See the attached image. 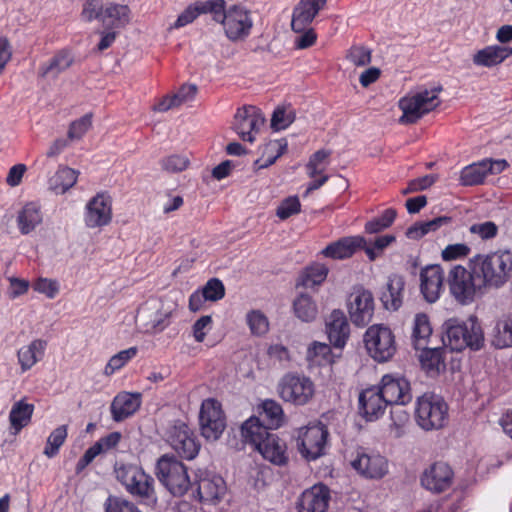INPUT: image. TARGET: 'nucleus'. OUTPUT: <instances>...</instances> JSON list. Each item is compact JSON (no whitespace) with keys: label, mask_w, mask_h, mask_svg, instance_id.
Masks as SVG:
<instances>
[{"label":"nucleus","mask_w":512,"mask_h":512,"mask_svg":"<svg viewBox=\"0 0 512 512\" xmlns=\"http://www.w3.org/2000/svg\"><path fill=\"white\" fill-rule=\"evenodd\" d=\"M176 308L177 304L173 300L152 298L139 307L136 319L143 323L145 332H161L170 324Z\"/></svg>","instance_id":"obj_9"},{"label":"nucleus","mask_w":512,"mask_h":512,"mask_svg":"<svg viewBox=\"0 0 512 512\" xmlns=\"http://www.w3.org/2000/svg\"><path fill=\"white\" fill-rule=\"evenodd\" d=\"M264 123L265 117L260 109L249 105L237 110L233 128L243 141L253 143Z\"/></svg>","instance_id":"obj_18"},{"label":"nucleus","mask_w":512,"mask_h":512,"mask_svg":"<svg viewBox=\"0 0 512 512\" xmlns=\"http://www.w3.org/2000/svg\"><path fill=\"white\" fill-rule=\"evenodd\" d=\"M200 431L208 441H216L226 428V418L220 402L213 398L205 399L199 413Z\"/></svg>","instance_id":"obj_13"},{"label":"nucleus","mask_w":512,"mask_h":512,"mask_svg":"<svg viewBox=\"0 0 512 512\" xmlns=\"http://www.w3.org/2000/svg\"><path fill=\"white\" fill-rule=\"evenodd\" d=\"M33 412V404L27 403L24 399L15 402L9 413L11 427L19 432L30 423Z\"/></svg>","instance_id":"obj_41"},{"label":"nucleus","mask_w":512,"mask_h":512,"mask_svg":"<svg viewBox=\"0 0 512 512\" xmlns=\"http://www.w3.org/2000/svg\"><path fill=\"white\" fill-rule=\"evenodd\" d=\"M262 416L267 422V431L276 429L282 424L283 409L278 402L268 399L262 403Z\"/></svg>","instance_id":"obj_46"},{"label":"nucleus","mask_w":512,"mask_h":512,"mask_svg":"<svg viewBox=\"0 0 512 512\" xmlns=\"http://www.w3.org/2000/svg\"><path fill=\"white\" fill-rule=\"evenodd\" d=\"M130 19V9L127 5L110 3L103 10L101 23L108 28H122Z\"/></svg>","instance_id":"obj_39"},{"label":"nucleus","mask_w":512,"mask_h":512,"mask_svg":"<svg viewBox=\"0 0 512 512\" xmlns=\"http://www.w3.org/2000/svg\"><path fill=\"white\" fill-rule=\"evenodd\" d=\"M278 392L283 401L303 406L313 398L315 386L309 377L289 373L280 380Z\"/></svg>","instance_id":"obj_12"},{"label":"nucleus","mask_w":512,"mask_h":512,"mask_svg":"<svg viewBox=\"0 0 512 512\" xmlns=\"http://www.w3.org/2000/svg\"><path fill=\"white\" fill-rule=\"evenodd\" d=\"M446 338L444 343L453 351L465 348L479 350L484 344V333L478 319L474 316L466 321L449 319L445 322Z\"/></svg>","instance_id":"obj_4"},{"label":"nucleus","mask_w":512,"mask_h":512,"mask_svg":"<svg viewBox=\"0 0 512 512\" xmlns=\"http://www.w3.org/2000/svg\"><path fill=\"white\" fill-rule=\"evenodd\" d=\"M137 352L138 350L136 347H130L128 349L118 352L109 359L108 363L104 368V374L107 376H111L116 371L124 367L131 359H133L136 356Z\"/></svg>","instance_id":"obj_48"},{"label":"nucleus","mask_w":512,"mask_h":512,"mask_svg":"<svg viewBox=\"0 0 512 512\" xmlns=\"http://www.w3.org/2000/svg\"><path fill=\"white\" fill-rule=\"evenodd\" d=\"M448 285L451 295L462 305L472 303L484 289L481 282L474 277V272L460 265L450 269Z\"/></svg>","instance_id":"obj_10"},{"label":"nucleus","mask_w":512,"mask_h":512,"mask_svg":"<svg viewBox=\"0 0 512 512\" xmlns=\"http://www.w3.org/2000/svg\"><path fill=\"white\" fill-rule=\"evenodd\" d=\"M115 475L131 495L156 502L154 479L142 467L128 463L116 464Z\"/></svg>","instance_id":"obj_8"},{"label":"nucleus","mask_w":512,"mask_h":512,"mask_svg":"<svg viewBox=\"0 0 512 512\" xmlns=\"http://www.w3.org/2000/svg\"><path fill=\"white\" fill-rule=\"evenodd\" d=\"M92 126V115L85 114L70 124L67 137L70 141L80 140Z\"/></svg>","instance_id":"obj_55"},{"label":"nucleus","mask_w":512,"mask_h":512,"mask_svg":"<svg viewBox=\"0 0 512 512\" xmlns=\"http://www.w3.org/2000/svg\"><path fill=\"white\" fill-rule=\"evenodd\" d=\"M112 220V199L106 192L97 193L86 204L84 223L87 228L95 229L108 225Z\"/></svg>","instance_id":"obj_19"},{"label":"nucleus","mask_w":512,"mask_h":512,"mask_svg":"<svg viewBox=\"0 0 512 512\" xmlns=\"http://www.w3.org/2000/svg\"><path fill=\"white\" fill-rule=\"evenodd\" d=\"M469 267L484 288H500L512 275V253L499 250L478 254L470 259Z\"/></svg>","instance_id":"obj_1"},{"label":"nucleus","mask_w":512,"mask_h":512,"mask_svg":"<svg viewBox=\"0 0 512 512\" xmlns=\"http://www.w3.org/2000/svg\"><path fill=\"white\" fill-rule=\"evenodd\" d=\"M43 221L41 206L36 202H29L23 206L17 215V225L23 235L34 231Z\"/></svg>","instance_id":"obj_36"},{"label":"nucleus","mask_w":512,"mask_h":512,"mask_svg":"<svg viewBox=\"0 0 512 512\" xmlns=\"http://www.w3.org/2000/svg\"><path fill=\"white\" fill-rule=\"evenodd\" d=\"M405 281L402 276L391 275L388 278L386 289L381 294V301L388 310L396 311L403 301Z\"/></svg>","instance_id":"obj_35"},{"label":"nucleus","mask_w":512,"mask_h":512,"mask_svg":"<svg viewBox=\"0 0 512 512\" xmlns=\"http://www.w3.org/2000/svg\"><path fill=\"white\" fill-rule=\"evenodd\" d=\"M390 419V432L396 438L403 436L405 434L406 426L410 420V416L407 411L403 407L393 408L390 412Z\"/></svg>","instance_id":"obj_49"},{"label":"nucleus","mask_w":512,"mask_h":512,"mask_svg":"<svg viewBox=\"0 0 512 512\" xmlns=\"http://www.w3.org/2000/svg\"><path fill=\"white\" fill-rule=\"evenodd\" d=\"M301 211V203L297 196H289L281 201L276 210V215L281 220H286L289 217L298 214Z\"/></svg>","instance_id":"obj_56"},{"label":"nucleus","mask_w":512,"mask_h":512,"mask_svg":"<svg viewBox=\"0 0 512 512\" xmlns=\"http://www.w3.org/2000/svg\"><path fill=\"white\" fill-rule=\"evenodd\" d=\"M490 337L495 348H512V313L503 314L494 321Z\"/></svg>","instance_id":"obj_34"},{"label":"nucleus","mask_w":512,"mask_h":512,"mask_svg":"<svg viewBox=\"0 0 512 512\" xmlns=\"http://www.w3.org/2000/svg\"><path fill=\"white\" fill-rule=\"evenodd\" d=\"M396 238L392 234H386L377 237L375 240L370 242L369 244L365 243L362 248H364L365 253L369 260L374 261L380 254L386 249L389 245L395 242Z\"/></svg>","instance_id":"obj_54"},{"label":"nucleus","mask_w":512,"mask_h":512,"mask_svg":"<svg viewBox=\"0 0 512 512\" xmlns=\"http://www.w3.org/2000/svg\"><path fill=\"white\" fill-rule=\"evenodd\" d=\"M508 167L504 159H483L479 162L465 166L460 173V183L463 186L482 184L488 175H496Z\"/></svg>","instance_id":"obj_20"},{"label":"nucleus","mask_w":512,"mask_h":512,"mask_svg":"<svg viewBox=\"0 0 512 512\" xmlns=\"http://www.w3.org/2000/svg\"><path fill=\"white\" fill-rule=\"evenodd\" d=\"M295 316L303 322H312L318 314V307L312 296L301 293L293 301Z\"/></svg>","instance_id":"obj_42"},{"label":"nucleus","mask_w":512,"mask_h":512,"mask_svg":"<svg viewBox=\"0 0 512 512\" xmlns=\"http://www.w3.org/2000/svg\"><path fill=\"white\" fill-rule=\"evenodd\" d=\"M287 147L288 143L286 139L269 141L263 147L262 156L256 160L255 164L260 169L269 167L286 152Z\"/></svg>","instance_id":"obj_43"},{"label":"nucleus","mask_w":512,"mask_h":512,"mask_svg":"<svg viewBox=\"0 0 512 512\" xmlns=\"http://www.w3.org/2000/svg\"><path fill=\"white\" fill-rule=\"evenodd\" d=\"M246 443L251 444L267 461L275 465H284L288 461L287 447L276 434L267 431L259 418L252 416L241 427Z\"/></svg>","instance_id":"obj_2"},{"label":"nucleus","mask_w":512,"mask_h":512,"mask_svg":"<svg viewBox=\"0 0 512 512\" xmlns=\"http://www.w3.org/2000/svg\"><path fill=\"white\" fill-rule=\"evenodd\" d=\"M212 327V318L209 315L200 317L193 325V336L197 342H203L207 332Z\"/></svg>","instance_id":"obj_64"},{"label":"nucleus","mask_w":512,"mask_h":512,"mask_svg":"<svg viewBox=\"0 0 512 512\" xmlns=\"http://www.w3.org/2000/svg\"><path fill=\"white\" fill-rule=\"evenodd\" d=\"M415 419L425 431L439 430L448 421V405L441 396L425 393L417 399Z\"/></svg>","instance_id":"obj_7"},{"label":"nucleus","mask_w":512,"mask_h":512,"mask_svg":"<svg viewBox=\"0 0 512 512\" xmlns=\"http://www.w3.org/2000/svg\"><path fill=\"white\" fill-rule=\"evenodd\" d=\"M419 350H421V353L419 354L421 368L429 377H436L445 371V348H427L424 346Z\"/></svg>","instance_id":"obj_32"},{"label":"nucleus","mask_w":512,"mask_h":512,"mask_svg":"<svg viewBox=\"0 0 512 512\" xmlns=\"http://www.w3.org/2000/svg\"><path fill=\"white\" fill-rule=\"evenodd\" d=\"M328 275V268L320 263L307 267L299 276L297 286L312 288L324 282Z\"/></svg>","instance_id":"obj_45"},{"label":"nucleus","mask_w":512,"mask_h":512,"mask_svg":"<svg viewBox=\"0 0 512 512\" xmlns=\"http://www.w3.org/2000/svg\"><path fill=\"white\" fill-rule=\"evenodd\" d=\"M66 438L67 426L61 425L57 427L50 433L43 453L48 458H53L58 454L59 449L63 445Z\"/></svg>","instance_id":"obj_50"},{"label":"nucleus","mask_w":512,"mask_h":512,"mask_svg":"<svg viewBox=\"0 0 512 512\" xmlns=\"http://www.w3.org/2000/svg\"><path fill=\"white\" fill-rule=\"evenodd\" d=\"M330 152L324 149L316 151L309 159L306 168L310 178L322 175L328 165Z\"/></svg>","instance_id":"obj_52"},{"label":"nucleus","mask_w":512,"mask_h":512,"mask_svg":"<svg viewBox=\"0 0 512 512\" xmlns=\"http://www.w3.org/2000/svg\"><path fill=\"white\" fill-rule=\"evenodd\" d=\"M74 62V57L69 50L58 51L48 62L43 63L39 68L41 77L56 78L67 70Z\"/></svg>","instance_id":"obj_37"},{"label":"nucleus","mask_w":512,"mask_h":512,"mask_svg":"<svg viewBox=\"0 0 512 512\" xmlns=\"http://www.w3.org/2000/svg\"><path fill=\"white\" fill-rule=\"evenodd\" d=\"M79 172L67 166H59L57 171L48 180V186L56 194H64L72 188L78 178Z\"/></svg>","instance_id":"obj_38"},{"label":"nucleus","mask_w":512,"mask_h":512,"mask_svg":"<svg viewBox=\"0 0 512 512\" xmlns=\"http://www.w3.org/2000/svg\"><path fill=\"white\" fill-rule=\"evenodd\" d=\"M469 231L472 234L477 235L482 240H489L497 235L498 227L494 222L486 221L471 225Z\"/></svg>","instance_id":"obj_62"},{"label":"nucleus","mask_w":512,"mask_h":512,"mask_svg":"<svg viewBox=\"0 0 512 512\" xmlns=\"http://www.w3.org/2000/svg\"><path fill=\"white\" fill-rule=\"evenodd\" d=\"M104 8L102 7L101 0H85L81 17L87 22L97 19L101 22Z\"/></svg>","instance_id":"obj_61"},{"label":"nucleus","mask_w":512,"mask_h":512,"mask_svg":"<svg viewBox=\"0 0 512 512\" xmlns=\"http://www.w3.org/2000/svg\"><path fill=\"white\" fill-rule=\"evenodd\" d=\"M328 431L322 424L309 425L301 429L298 447L301 455L307 460H315L322 456L327 443Z\"/></svg>","instance_id":"obj_17"},{"label":"nucleus","mask_w":512,"mask_h":512,"mask_svg":"<svg viewBox=\"0 0 512 512\" xmlns=\"http://www.w3.org/2000/svg\"><path fill=\"white\" fill-rule=\"evenodd\" d=\"M141 393L120 392L118 393L110 406L112 419L121 422L132 416L141 406Z\"/></svg>","instance_id":"obj_28"},{"label":"nucleus","mask_w":512,"mask_h":512,"mask_svg":"<svg viewBox=\"0 0 512 512\" xmlns=\"http://www.w3.org/2000/svg\"><path fill=\"white\" fill-rule=\"evenodd\" d=\"M388 406L381 391L377 387H369L360 392L358 397V412L368 422L378 420L383 416Z\"/></svg>","instance_id":"obj_24"},{"label":"nucleus","mask_w":512,"mask_h":512,"mask_svg":"<svg viewBox=\"0 0 512 512\" xmlns=\"http://www.w3.org/2000/svg\"><path fill=\"white\" fill-rule=\"evenodd\" d=\"M326 333L330 343L336 348H343L350 335V327L343 311L333 310L326 318Z\"/></svg>","instance_id":"obj_27"},{"label":"nucleus","mask_w":512,"mask_h":512,"mask_svg":"<svg viewBox=\"0 0 512 512\" xmlns=\"http://www.w3.org/2000/svg\"><path fill=\"white\" fill-rule=\"evenodd\" d=\"M431 334L432 327L428 316L424 313L416 314L412 327V342L415 349H420L426 346Z\"/></svg>","instance_id":"obj_44"},{"label":"nucleus","mask_w":512,"mask_h":512,"mask_svg":"<svg viewBox=\"0 0 512 512\" xmlns=\"http://www.w3.org/2000/svg\"><path fill=\"white\" fill-rule=\"evenodd\" d=\"M247 325L253 335L262 336L269 330V321L260 310H252L246 315Z\"/></svg>","instance_id":"obj_51"},{"label":"nucleus","mask_w":512,"mask_h":512,"mask_svg":"<svg viewBox=\"0 0 512 512\" xmlns=\"http://www.w3.org/2000/svg\"><path fill=\"white\" fill-rule=\"evenodd\" d=\"M351 322L357 327L368 325L374 315L375 300L372 292L362 286L353 288L347 299Z\"/></svg>","instance_id":"obj_14"},{"label":"nucleus","mask_w":512,"mask_h":512,"mask_svg":"<svg viewBox=\"0 0 512 512\" xmlns=\"http://www.w3.org/2000/svg\"><path fill=\"white\" fill-rule=\"evenodd\" d=\"M512 55V48L500 45H490L478 50L472 57L476 66L491 68L501 64Z\"/></svg>","instance_id":"obj_33"},{"label":"nucleus","mask_w":512,"mask_h":512,"mask_svg":"<svg viewBox=\"0 0 512 512\" xmlns=\"http://www.w3.org/2000/svg\"><path fill=\"white\" fill-rule=\"evenodd\" d=\"M105 512H142L134 503L121 498L109 496L105 502Z\"/></svg>","instance_id":"obj_58"},{"label":"nucleus","mask_w":512,"mask_h":512,"mask_svg":"<svg viewBox=\"0 0 512 512\" xmlns=\"http://www.w3.org/2000/svg\"><path fill=\"white\" fill-rule=\"evenodd\" d=\"M189 160L184 155L173 154L165 157L161 161L162 168L171 173H177L185 170L188 167Z\"/></svg>","instance_id":"obj_60"},{"label":"nucleus","mask_w":512,"mask_h":512,"mask_svg":"<svg viewBox=\"0 0 512 512\" xmlns=\"http://www.w3.org/2000/svg\"><path fill=\"white\" fill-rule=\"evenodd\" d=\"M200 291L210 302H216L225 296V287L218 278L209 279Z\"/></svg>","instance_id":"obj_57"},{"label":"nucleus","mask_w":512,"mask_h":512,"mask_svg":"<svg viewBox=\"0 0 512 512\" xmlns=\"http://www.w3.org/2000/svg\"><path fill=\"white\" fill-rule=\"evenodd\" d=\"M212 19L222 26L224 35L233 43L245 41L254 25L249 9L241 4L226 7L225 0H214Z\"/></svg>","instance_id":"obj_3"},{"label":"nucleus","mask_w":512,"mask_h":512,"mask_svg":"<svg viewBox=\"0 0 512 512\" xmlns=\"http://www.w3.org/2000/svg\"><path fill=\"white\" fill-rule=\"evenodd\" d=\"M441 90V86L431 89L420 88L402 97L399 100V108L403 114L399 118V122L401 124L415 123L425 114L437 108L440 105L439 93Z\"/></svg>","instance_id":"obj_5"},{"label":"nucleus","mask_w":512,"mask_h":512,"mask_svg":"<svg viewBox=\"0 0 512 512\" xmlns=\"http://www.w3.org/2000/svg\"><path fill=\"white\" fill-rule=\"evenodd\" d=\"M350 464L359 475L367 479H381L388 473L387 459L364 448L355 451Z\"/></svg>","instance_id":"obj_16"},{"label":"nucleus","mask_w":512,"mask_h":512,"mask_svg":"<svg viewBox=\"0 0 512 512\" xmlns=\"http://www.w3.org/2000/svg\"><path fill=\"white\" fill-rule=\"evenodd\" d=\"M214 0L196 1L190 4L177 18L173 27L180 28L192 23L201 14L213 16Z\"/></svg>","instance_id":"obj_40"},{"label":"nucleus","mask_w":512,"mask_h":512,"mask_svg":"<svg viewBox=\"0 0 512 512\" xmlns=\"http://www.w3.org/2000/svg\"><path fill=\"white\" fill-rule=\"evenodd\" d=\"M444 289V271L438 264L427 265L420 271V291L429 303L436 302Z\"/></svg>","instance_id":"obj_25"},{"label":"nucleus","mask_w":512,"mask_h":512,"mask_svg":"<svg viewBox=\"0 0 512 512\" xmlns=\"http://www.w3.org/2000/svg\"><path fill=\"white\" fill-rule=\"evenodd\" d=\"M365 243L366 240L362 236L343 237L326 246L321 253L325 257L342 260L351 257Z\"/></svg>","instance_id":"obj_30"},{"label":"nucleus","mask_w":512,"mask_h":512,"mask_svg":"<svg viewBox=\"0 0 512 512\" xmlns=\"http://www.w3.org/2000/svg\"><path fill=\"white\" fill-rule=\"evenodd\" d=\"M295 120V112L290 106L277 107L271 118V127L276 130L286 129Z\"/></svg>","instance_id":"obj_53"},{"label":"nucleus","mask_w":512,"mask_h":512,"mask_svg":"<svg viewBox=\"0 0 512 512\" xmlns=\"http://www.w3.org/2000/svg\"><path fill=\"white\" fill-rule=\"evenodd\" d=\"M329 501V489L323 484H316L301 494L297 503L298 511L326 512Z\"/></svg>","instance_id":"obj_26"},{"label":"nucleus","mask_w":512,"mask_h":512,"mask_svg":"<svg viewBox=\"0 0 512 512\" xmlns=\"http://www.w3.org/2000/svg\"><path fill=\"white\" fill-rule=\"evenodd\" d=\"M33 289L49 299H54L59 292V283L54 279L40 277L34 282Z\"/></svg>","instance_id":"obj_59"},{"label":"nucleus","mask_w":512,"mask_h":512,"mask_svg":"<svg viewBox=\"0 0 512 512\" xmlns=\"http://www.w3.org/2000/svg\"><path fill=\"white\" fill-rule=\"evenodd\" d=\"M155 474L160 483L174 496H182L189 487L194 486L186 466L174 456H161L156 463Z\"/></svg>","instance_id":"obj_6"},{"label":"nucleus","mask_w":512,"mask_h":512,"mask_svg":"<svg viewBox=\"0 0 512 512\" xmlns=\"http://www.w3.org/2000/svg\"><path fill=\"white\" fill-rule=\"evenodd\" d=\"M194 485L201 503L216 504L226 493L223 478L207 470H199Z\"/></svg>","instance_id":"obj_21"},{"label":"nucleus","mask_w":512,"mask_h":512,"mask_svg":"<svg viewBox=\"0 0 512 512\" xmlns=\"http://www.w3.org/2000/svg\"><path fill=\"white\" fill-rule=\"evenodd\" d=\"M396 215V210L393 208L384 210L380 216L373 218L365 224V232L376 234L389 228L393 224Z\"/></svg>","instance_id":"obj_47"},{"label":"nucleus","mask_w":512,"mask_h":512,"mask_svg":"<svg viewBox=\"0 0 512 512\" xmlns=\"http://www.w3.org/2000/svg\"><path fill=\"white\" fill-rule=\"evenodd\" d=\"M46 348L47 342L43 339H34L27 345L20 347L17 351V361L21 373L29 371L40 362L45 355Z\"/></svg>","instance_id":"obj_31"},{"label":"nucleus","mask_w":512,"mask_h":512,"mask_svg":"<svg viewBox=\"0 0 512 512\" xmlns=\"http://www.w3.org/2000/svg\"><path fill=\"white\" fill-rule=\"evenodd\" d=\"M165 439L180 457L192 460L199 453L200 444L193 431L182 421H175L167 428Z\"/></svg>","instance_id":"obj_15"},{"label":"nucleus","mask_w":512,"mask_h":512,"mask_svg":"<svg viewBox=\"0 0 512 512\" xmlns=\"http://www.w3.org/2000/svg\"><path fill=\"white\" fill-rule=\"evenodd\" d=\"M326 0H301L294 8L291 26L297 32H303L311 24Z\"/></svg>","instance_id":"obj_29"},{"label":"nucleus","mask_w":512,"mask_h":512,"mask_svg":"<svg viewBox=\"0 0 512 512\" xmlns=\"http://www.w3.org/2000/svg\"><path fill=\"white\" fill-rule=\"evenodd\" d=\"M388 405H405L412 399L410 383L402 376L386 374L377 387Z\"/></svg>","instance_id":"obj_23"},{"label":"nucleus","mask_w":512,"mask_h":512,"mask_svg":"<svg viewBox=\"0 0 512 512\" xmlns=\"http://www.w3.org/2000/svg\"><path fill=\"white\" fill-rule=\"evenodd\" d=\"M365 347L378 362H386L396 352V342L391 329L383 324L371 325L364 334Z\"/></svg>","instance_id":"obj_11"},{"label":"nucleus","mask_w":512,"mask_h":512,"mask_svg":"<svg viewBox=\"0 0 512 512\" xmlns=\"http://www.w3.org/2000/svg\"><path fill=\"white\" fill-rule=\"evenodd\" d=\"M347 57L356 66H366L371 62V51L363 46H353Z\"/></svg>","instance_id":"obj_63"},{"label":"nucleus","mask_w":512,"mask_h":512,"mask_svg":"<svg viewBox=\"0 0 512 512\" xmlns=\"http://www.w3.org/2000/svg\"><path fill=\"white\" fill-rule=\"evenodd\" d=\"M454 480V472L450 465L438 461L429 465L421 474L420 482L424 489L435 494L448 490Z\"/></svg>","instance_id":"obj_22"}]
</instances>
